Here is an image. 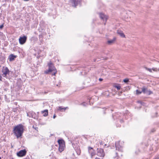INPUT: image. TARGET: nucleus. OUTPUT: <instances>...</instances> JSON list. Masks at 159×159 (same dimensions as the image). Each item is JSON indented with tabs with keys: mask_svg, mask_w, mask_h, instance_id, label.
<instances>
[{
	"mask_svg": "<svg viewBox=\"0 0 159 159\" xmlns=\"http://www.w3.org/2000/svg\"><path fill=\"white\" fill-rule=\"evenodd\" d=\"M24 130V126L20 124L13 127V132L17 139L21 138Z\"/></svg>",
	"mask_w": 159,
	"mask_h": 159,
	"instance_id": "nucleus-1",
	"label": "nucleus"
},
{
	"mask_svg": "<svg viewBox=\"0 0 159 159\" xmlns=\"http://www.w3.org/2000/svg\"><path fill=\"white\" fill-rule=\"evenodd\" d=\"M48 69L44 71V73L46 74H49L56 69L54 64L51 61L48 63Z\"/></svg>",
	"mask_w": 159,
	"mask_h": 159,
	"instance_id": "nucleus-2",
	"label": "nucleus"
},
{
	"mask_svg": "<svg viewBox=\"0 0 159 159\" xmlns=\"http://www.w3.org/2000/svg\"><path fill=\"white\" fill-rule=\"evenodd\" d=\"M121 114L120 112H116L114 114H112L108 117L109 120L114 121L116 119H117L120 116Z\"/></svg>",
	"mask_w": 159,
	"mask_h": 159,
	"instance_id": "nucleus-3",
	"label": "nucleus"
},
{
	"mask_svg": "<svg viewBox=\"0 0 159 159\" xmlns=\"http://www.w3.org/2000/svg\"><path fill=\"white\" fill-rule=\"evenodd\" d=\"M27 39V36L25 35L20 36L18 40L19 43L20 45L24 44L26 42Z\"/></svg>",
	"mask_w": 159,
	"mask_h": 159,
	"instance_id": "nucleus-4",
	"label": "nucleus"
},
{
	"mask_svg": "<svg viewBox=\"0 0 159 159\" xmlns=\"http://www.w3.org/2000/svg\"><path fill=\"white\" fill-rule=\"evenodd\" d=\"M141 89L142 90V93L147 95H149L153 94L152 92L150 90H148V89L145 86H143L141 88Z\"/></svg>",
	"mask_w": 159,
	"mask_h": 159,
	"instance_id": "nucleus-5",
	"label": "nucleus"
},
{
	"mask_svg": "<svg viewBox=\"0 0 159 159\" xmlns=\"http://www.w3.org/2000/svg\"><path fill=\"white\" fill-rule=\"evenodd\" d=\"M141 89L142 90V93L147 95H149L153 94L152 92L150 90H148V89L145 86H143L141 88Z\"/></svg>",
	"mask_w": 159,
	"mask_h": 159,
	"instance_id": "nucleus-6",
	"label": "nucleus"
},
{
	"mask_svg": "<svg viewBox=\"0 0 159 159\" xmlns=\"http://www.w3.org/2000/svg\"><path fill=\"white\" fill-rule=\"evenodd\" d=\"M98 14L100 19L103 21L105 22L104 24V25H105L107 20L108 19L107 16L102 12H100Z\"/></svg>",
	"mask_w": 159,
	"mask_h": 159,
	"instance_id": "nucleus-7",
	"label": "nucleus"
},
{
	"mask_svg": "<svg viewBox=\"0 0 159 159\" xmlns=\"http://www.w3.org/2000/svg\"><path fill=\"white\" fill-rule=\"evenodd\" d=\"M97 155L100 157H104L105 156V153L103 149L102 148H97Z\"/></svg>",
	"mask_w": 159,
	"mask_h": 159,
	"instance_id": "nucleus-8",
	"label": "nucleus"
},
{
	"mask_svg": "<svg viewBox=\"0 0 159 159\" xmlns=\"http://www.w3.org/2000/svg\"><path fill=\"white\" fill-rule=\"evenodd\" d=\"M27 153V151L25 149L21 150L17 152L16 153V155L19 157H23L25 156Z\"/></svg>",
	"mask_w": 159,
	"mask_h": 159,
	"instance_id": "nucleus-9",
	"label": "nucleus"
},
{
	"mask_svg": "<svg viewBox=\"0 0 159 159\" xmlns=\"http://www.w3.org/2000/svg\"><path fill=\"white\" fill-rule=\"evenodd\" d=\"M72 145L75 151L77 154L78 155H80L81 153V150L80 147L78 146L77 143H72Z\"/></svg>",
	"mask_w": 159,
	"mask_h": 159,
	"instance_id": "nucleus-10",
	"label": "nucleus"
},
{
	"mask_svg": "<svg viewBox=\"0 0 159 159\" xmlns=\"http://www.w3.org/2000/svg\"><path fill=\"white\" fill-rule=\"evenodd\" d=\"M10 70L8 67H6L4 70H2V72L3 73L2 75L4 77H6L7 74H9Z\"/></svg>",
	"mask_w": 159,
	"mask_h": 159,
	"instance_id": "nucleus-11",
	"label": "nucleus"
},
{
	"mask_svg": "<svg viewBox=\"0 0 159 159\" xmlns=\"http://www.w3.org/2000/svg\"><path fill=\"white\" fill-rule=\"evenodd\" d=\"M17 56L13 54H11L8 57V59L10 61H12L14 60Z\"/></svg>",
	"mask_w": 159,
	"mask_h": 159,
	"instance_id": "nucleus-12",
	"label": "nucleus"
},
{
	"mask_svg": "<svg viewBox=\"0 0 159 159\" xmlns=\"http://www.w3.org/2000/svg\"><path fill=\"white\" fill-rule=\"evenodd\" d=\"M116 40V38L114 37L112 39L108 40L107 41V44L110 45L114 43Z\"/></svg>",
	"mask_w": 159,
	"mask_h": 159,
	"instance_id": "nucleus-13",
	"label": "nucleus"
},
{
	"mask_svg": "<svg viewBox=\"0 0 159 159\" xmlns=\"http://www.w3.org/2000/svg\"><path fill=\"white\" fill-rule=\"evenodd\" d=\"M88 151L89 152H91V154L92 156H94L95 155L96 153L95 150L93 149V148L89 146L88 148Z\"/></svg>",
	"mask_w": 159,
	"mask_h": 159,
	"instance_id": "nucleus-14",
	"label": "nucleus"
},
{
	"mask_svg": "<svg viewBox=\"0 0 159 159\" xmlns=\"http://www.w3.org/2000/svg\"><path fill=\"white\" fill-rule=\"evenodd\" d=\"M81 0H72V3L73 4V6L76 7L80 2Z\"/></svg>",
	"mask_w": 159,
	"mask_h": 159,
	"instance_id": "nucleus-15",
	"label": "nucleus"
},
{
	"mask_svg": "<svg viewBox=\"0 0 159 159\" xmlns=\"http://www.w3.org/2000/svg\"><path fill=\"white\" fill-rule=\"evenodd\" d=\"M59 145H65V142L64 140L62 139H59L57 140Z\"/></svg>",
	"mask_w": 159,
	"mask_h": 159,
	"instance_id": "nucleus-16",
	"label": "nucleus"
},
{
	"mask_svg": "<svg viewBox=\"0 0 159 159\" xmlns=\"http://www.w3.org/2000/svg\"><path fill=\"white\" fill-rule=\"evenodd\" d=\"M115 146L116 150L120 151H121L122 148L121 146L119 145L118 143L116 142L115 143Z\"/></svg>",
	"mask_w": 159,
	"mask_h": 159,
	"instance_id": "nucleus-17",
	"label": "nucleus"
},
{
	"mask_svg": "<svg viewBox=\"0 0 159 159\" xmlns=\"http://www.w3.org/2000/svg\"><path fill=\"white\" fill-rule=\"evenodd\" d=\"M117 34L120 35V36H121L122 38H125V35L123 33V32L121 31V30H118L117 31Z\"/></svg>",
	"mask_w": 159,
	"mask_h": 159,
	"instance_id": "nucleus-18",
	"label": "nucleus"
},
{
	"mask_svg": "<svg viewBox=\"0 0 159 159\" xmlns=\"http://www.w3.org/2000/svg\"><path fill=\"white\" fill-rule=\"evenodd\" d=\"M42 114H43V116L45 117L47 116L48 115V110L45 109L41 111Z\"/></svg>",
	"mask_w": 159,
	"mask_h": 159,
	"instance_id": "nucleus-19",
	"label": "nucleus"
},
{
	"mask_svg": "<svg viewBox=\"0 0 159 159\" xmlns=\"http://www.w3.org/2000/svg\"><path fill=\"white\" fill-rule=\"evenodd\" d=\"M113 86L118 90H120L121 88L120 85L119 84L115 83L114 84Z\"/></svg>",
	"mask_w": 159,
	"mask_h": 159,
	"instance_id": "nucleus-20",
	"label": "nucleus"
},
{
	"mask_svg": "<svg viewBox=\"0 0 159 159\" xmlns=\"http://www.w3.org/2000/svg\"><path fill=\"white\" fill-rule=\"evenodd\" d=\"M29 114L30 117H32L34 118H35L36 114L35 112L33 111H30L29 112Z\"/></svg>",
	"mask_w": 159,
	"mask_h": 159,
	"instance_id": "nucleus-21",
	"label": "nucleus"
},
{
	"mask_svg": "<svg viewBox=\"0 0 159 159\" xmlns=\"http://www.w3.org/2000/svg\"><path fill=\"white\" fill-rule=\"evenodd\" d=\"M65 145H59L58 151L60 152H62L64 150Z\"/></svg>",
	"mask_w": 159,
	"mask_h": 159,
	"instance_id": "nucleus-22",
	"label": "nucleus"
},
{
	"mask_svg": "<svg viewBox=\"0 0 159 159\" xmlns=\"http://www.w3.org/2000/svg\"><path fill=\"white\" fill-rule=\"evenodd\" d=\"M67 108V107H63L62 106H59L58 107V110L60 111H65L66 110V109Z\"/></svg>",
	"mask_w": 159,
	"mask_h": 159,
	"instance_id": "nucleus-23",
	"label": "nucleus"
},
{
	"mask_svg": "<svg viewBox=\"0 0 159 159\" xmlns=\"http://www.w3.org/2000/svg\"><path fill=\"white\" fill-rule=\"evenodd\" d=\"M37 40V38L34 36L31 37L30 39V40L31 42H33L36 41Z\"/></svg>",
	"mask_w": 159,
	"mask_h": 159,
	"instance_id": "nucleus-24",
	"label": "nucleus"
},
{
	"mask_svg": "<svg viewBox=\"0 0 159 159\" xmlns=\"http://www.w3.org/2000/svg\"><path fill=\"white\" fill-rule=\"evenodd\" d=\"M44 34H46V33H45V34H41L39 35V40L40 41L41 43H42V41L43 40L42 39L43 38V35H44Z\"/></svg>",
	"mask_w": 159,
	"mask_h": 159,
	"instance_id": "nucleus-25",
	"label": "nucleus"
},
{
	"mask_svg": "<svg viewBox=\"0 0 159 159\" xmlns=\"http://www.w3.org/2000/svg\"><path fill=\"white\" fill-rule=\"evenodd\" d=\"M137 102L138 103L140 104L141 105L143 106H145L146 104V103L145 102H143L141 100L138 101Z\"/></svg>",
	"mask_w": 159,
	"mask_h": 159,
	"instance_id": "nucleus-26",
	"label": "nucleus"
},
{
	"mask_svg": "<svg viewBox=\"0 0 159 159\" xmlns=\"http://www.w3.org/2000/svg\"><path fill=\"white\" fill-rule=\"evenodd\" d=\"M142 93V90L141 91H140L138 89H137L136 90V95H137L140 94Z\"/></svg>",
	"mask_w": 159,
	"mask_h": 159,
	"instance_id": "nucleus-27",
	"label": "nucleus"
},
{
	"mask_svg": "<svg viewBox=\"0 0 159 159\" xmlns=\"http://www.w3.org/2000/svg\"><path fill=\"white\" fill-rule=\"evenodd\" d=\"M123 82L126 84H127L129 82V79L128 78H126L123 80Z\"/></svg>",
	"mask_w": 159,
	"mask_h": 159,
	"instance_id": "nucleus-28",
	"label": "nucleus"
},
{
	"mask_svg": "<svg viewBox=\"0 0 159 159\" xmlns=\"http://www.w3.org/2000/svg\"><path fill=\"white\" fill-rule=\"evenodd\" d=\"M53 72H52V76H55L56 74L57 73V69H56V70H53Z\"/></svg>",
	"mask_w": 159,
	"mask_h": 159,
	"instance_id": "nucleus-29",
	"label": "nucleus"
},
{
	"mask_svg": "<svg viewBox=\"0 0 159 159\" xmlns=\"http://www.w3.org/2000/svg\"><path fill=\"white\" fill-rule=\"evenodd\" d=\"M4 85L5 87H7L9 86V83L7 81H5L4 82Z\"/></svg>",
	"mask_w": 159,
	"mask_h": 159,
	"instance_id": "nucleus-30",
	"label": "nucleus"
},
{
	"mask_svg": "<svg viewBox=\"0 0 159 159\" xmlns=\"http://www.w3.org/2000/svg\"><path fill=\"white\" fill-rule=\"evenodd\" d=\"M4 23H3L1 25H0V30H2L4 27Z\"/></svg>",
	"mask_w": 159,
	"mask_h": 159,
	"instance_id": "nucleus-31",
	"label": "nucleus"
},
{
	"mask_svg": "<svg viewBox=\"0 0 159 159\" xmlns=\"http://www.w3.org/2000/svg\"><path fill=\"white\" fill-rule=\"evenodd\" d=\"M158 113L157 112H156L155 113V114L153 116H152V117H153V118H154V117H158Z\"/></svg>",
	"mask_w": 159,
	"mask_h": 159,
	"instance_id": "nucleus-32",
	"label": "nucleus"
},
{
	"mask_svg": "<svg viewBox=\"0 0 159 159\" xmlns=\"http://www.w3.org/2000/svg\"><path fill=\"white\" fill-rule=\"evenodd\" d=\"M32 128L36 130L37 132L38 131V128L36 126L33 125Z\"/></svg>",
	"mask_w": 159,
	"mask_h": 159,
	"instance_id": "nucleus-33",
	"label": "nucleus"
},
{
	"mask_svg": "<svg viewBox=\"0 0 159 159\" xmlns=\"http://www.w3.org/2000/svg\"><path fill=\"white\" fill-rule=\"evenodd\" d=\"M145 69L148 70V71H149L150 72H152V69H151L150 68H148V67H145Z\"/></svg>",
	"mask_w": 159,
	"mask_h": 159,
	"instance_id": "nucleus-34",
	"label": "nucleus"
},
{
	"mask_svg": "<svg viewBox=\"0 0 159 159\" xmlns=\"http://www.w3.org/2000/svg\"><path fill=\"white\" fill-rule=\"evenodd\" d=\"M80 105H82L84 106H86V103L85 102H83L80 104Z\"/></svg>",
	"mask_w": 159,
	"mask_h": 159,
	"instance_id": "nucleus-35",
	"label": "nucleus"
},
{
	"mask_svg": "<svg viewBox=\"0 0 159 159\" xmlns=\"http://www.w3.org/2000/svg\"><path fill=\"white\" fill-rule=\"evenodd\" d=\"M152 70L154 71H157V69L156 68H152Z\"/></svg>",
	"mask_w": 159,
	"mask_h": 159,
	"instance_id": "nucleus-36",
	"label": "nucleus"
},
{
	"mask_svg": "<svg viewBox=\"0 0 159 159\" xmlns=\"http://www.w3.org/2000/svg\"><path fill=\"white\" fill-rule=\"evenodd\" d=\"M101 146L103 145V143L102 141H101L99 142Z\"/></svg>",
	"mask_w": 159,
	"mask_h": 159,
	"instance_id": "nucleus-37",
	"label": "nucleus"
},
{
	"mask_svg": "<svg viewBox=\"0 0 159 159\" xmlns=\"http://www.w3.org/2000/svg\"><path fill=\"white\" fill-rule=\"evenodd\" d=\"M41 52V50H39L38 51V55H39V54H40V53Z\"/></svg>",
	"mask_w": 159,
	"mask_h": 159,
	"instance_id": "nucleus-38",
	"label": "nucleus"
},
{
	"mask_svg": "<svg viewBox=\"0 0 159 159\" xmlns=\"http://www.w3.org/2000/svg\"><path fill=\"white\" fill-rule=\"evenodd\" d=\"M107 109H106L105 110H103V114H105L106 113V111L107 110Z\"/></svg>",
	"mask_w": 159,
	"mask_h": 159,
	"instance_id": "nucleus-39",
	"label": "nucleus"
},
{
	"mask_svg": "<svg viewBox=\"0 0 159 159\" xmlns=\"http://www.w3.org/2000/svg\"><path fill=\"white\" fill-rule=\"evenodd\" d=\"M120 121L121 123H122L124 122V120L123 119H120Z\"/></svg>",
	"mask_w": 159,
	"mask_h": 159,
	"instance_id": "nucleus-40",
	"label": "nucleus"
},
{
	"mask_svg": "<svg viewBox=\"0 0 159 159\" xmlns=\"http://www.w3.org/2000/svg\"><path fill=\"white\" fill-rule=\"evenodd\" d=\"M155 131V129H152L151 130V132H154Z\"/></svg>",
	"mask_w": 159,
	"mask_h": 159,
	"instance_id": "nucleus-41",
	"label": "nucleus"
},
{
	"mask_svg": "<svg viewBox=\"0 0 159 159\" xmlns=\"http://www.w3.org/2000/svg\"><path fill=\"white\" fill-rule=\"evenodd\" d=\"M98 80L99 81L101 82L103 80V79L102 78H99Z\"/></svg>",
	"mask_w": 159,
	"mask_h": 159,
	"instance_id": "nucleus-42",
	"label": "nucleus"
},
{
	"mask_svg": "<svg viewBox=\"0 0 159 159\" xmlns=\"http://www.w3.org/2000/svg\"><path fill=\"white\" fill-rule=\"evenodd\" d=\"M107 93H108V91H106L105 92V94L106 95L108 96L109 95V94Z\"/></svg>",
	"mask_w": 159,
	"mask_h": 159,
	"instance_id": "nucleus-43",
	"label": "nucleus"
},
{
	"mask_svg": "<svg viewBox=\"0 0 159 159\" xmlns=\"http://www.w3.org/2000/svg\"><path fill=\"white\" fill-rule=\"evenodd\" d=\"M56 117V115L55 114H54V115L53 116V119H55Z\"/></svg>",
	"mask_w": 159,
	"mask_h": 159,
	"instance_id": "nucleus-44",
	"label": "nucleus"
},
{
	"mask_svg": "<svg viewBox=\"0 0 159 159\" xmlns=\"http://www.w3.org/2000/svg\"><path fill=\"white\" fill-rule=\"evenodd\" d=\"M41 57V55H38V56L37 57V58L38 59H39Z\"/></svg>",
	"mask_w": 159,
	"mask_h": 159,
	"instance_id": "nucleus-45",
	"label": "nucleus"
},
{
	"mask_svg": "<svg viewBox=\"0 0 159 159\" xmlns=\"http://www.w3.org/2000/svg\"><path fill=\"white\" fill-rule=\"evenodd\" d=\"M3 35V33L0 32V36H2Z\"/></svg>",
	"mask_w": 159,
	"mask_h": 159,
	"instance_id": "nucleus-46",
	"label": "nucleus"
},
{
	"mask_svg": "<svg viewBox=\"0 0 159 159\" xmlns=\"http://www.w3.org/2000/svg\"><path fill=\"white\" fill-rule=\"evenodd\" d=\"M29 112H28V113H27V116H29V117H30V115H29Z\"/></svg>",
	"mask_w": 159,
	"mask_h": 159,
	"instance_id": "nucleus-47",
	"label": "nucleus"
},
{
	"mask_svg": "<svg viewBox=\"0 0 159 159\" xmlns=\"http://www.w3.org/2000/svg\"><path fill=\"white\" fill-rule=\"evenodd\" d=\"M38 30H39V31L40 32H41H41H42V31H43V29H41V31L39 29H38Z\"/></svg>",
	"mask_w": 159,
	"mask_h": 159,
	"instance_id": "nucleus-48",
	"label": "nucleus"
},
{
	"mask_svg": "<svg viewBox=\"0 0 159 159\" xmlns=\"http://www.w3.org/2000/svg\"><path fill=\"white\" fill-rule=\"evenodd\" d=\"M159 158L158 157H155L154 159H159Z\"/></svg>",
	"mask_w": 159,
	"mask_h": 159,
	"instance_id": "nucleus-49",
	"label": "nucleus"
},
{
	"mask_svg": "<svg viewBox=\"0 0 159 159\" xmlns=\"http://www.w3.org/2000/svg\"><path fill=\"white\" fill-rule=\"evenodd\" d=\"M159 158L158 157H155L154 159H159Z\"/></svg>",
	"mask_w": 159,
	"mask_h": 159,
	"instance_id": "nucleus-50",
	"label": "nucleus"
},
{
	"mask_svg": "<svg viewBox=\"0 0 159 159\" xmlns=\"http://www.w3.org/2000/svg\"><path fill=\"white\" fill-rule=\"evenodd\" d=\"M23 0L24 1H25V2H27V1H30V0Z\"/></svg>",
	"mask_w": 159,
	"mask_h": 159,
	"instance_id": "nucleus-51",
	"label": "nucleus"
},
{
	"mask_svg": "<svg viewBox=\"0 0 159 159\" xmlns=\"http://www.w3.org/2000/svg\"><path fill=\"white\" fill-rule=\"evenodd\" d=\"M108 111H111V112H112L113 111V110L112 109H111L110 110H109L108 109Z\"/></svg>",
	"mask_w": 159,
	"mask_h": 159,
	"instance_id": "nucleus-52",
	"label": "nucleus"
},
{
	"mask_svg": "<svg viewBox=\"0 0 159 159\" xmlns=\"http://www.w3.org/2000/svg\"><path fill=\"white\" fill-rule=\"evenodd\" d=\"M95 159H100L99 158H98V157H96Z\"/></svg>",
	"mask_w": 159,
	"mask_h": 159,
	"instance_id": "nucleus-53",
	"label": "nucleus"
},
{
	"mask_svg": "<svg viewBox=\"0 0 159 159\" xmlns=\"http://www.w3.org/2000/svg\"><path fill=\"white\" fill-rule=\"evenodd\" d=\"M13 111H14V112H16V110L15 109H14V110H13Z\"/></svg>",
	"mask_w": 159,
	"mask_h": 159,
	"instance_id": "nucleus-54",
	"label": "nucleus"
},
{
	"mask_svg": "<svg viewBox=\"0 0 159 159\" xmlns=\"http://www.w3.org/2000/svg\"><path fill=\"white\" fill-rule=\"evenodd\" d=\"M82 72H81H81H80V75H82Z\"/></svg>",
	"mask_w": 159,
	"mask_h": 159,
	"instance_id": "nucleus-55",
	"label": "nucleus"
},
{
	"mask_svg": "<svg viewBox=\"0 0 159 159\" xmlns=\"http://www.w3.org/2000/svg\"><path fill=\"white\" fill-rule=\"evenodd\" d=\"M23 159H29V158H25Z\"/></svg>",
	"mask_w": 159,
	"mask_h": 159,
	"instance_id": "nucleus-56",
	"label": "nucleus"
},
{
	"mask_svg": "<svg viewBox=\"0 0 159 159\" xmlns=\"http://www.w3.org/2000/svg\"><path fill=\"white\" fill-rule=\"evenodd\" d=\"M129 87V90L130 88L129 87Z\"/></svg>",
	"mask_w": 159,
	"mask_h": 159,
	"instance_id": "nucleus-57",
	"label": "nucleus"
},
{
	"mask_svg": "<svg viewBox=\"0 0 159 159\" xmlns=\"http://www.w3.org/2000/svg\"><path fill=\"white\" fill-rule=\"evenodd\" d=\"M107 145V144H104V146H106Z\"/></svg>",
	"mask_w": 159,
	"mask_h": 159,
	"instance_id": "nucleus-58",
	"label": "nucleus"
},
{
	"mask_svg": "<svg viewBox=\"0 0 159 159\" xmlns=\"http://www.w3.org/2000/svg\"><path fill=\"white\" fill-rule=\"evenodd\" d=\"M94 61H96V60H95V59L94 60Z\"/></svg>",
	"mask_w": 159,
	"mask_h": 159,
	"instance_id": "nucleus-59",
	"label": "nucleus"
},
{
	"mask_svg": "<svg viewBox=\"0 0 159 159\" xmlns=\"http://www.w3.org/2000/svg\"><path fill=\"white\" fill-rule=\"evenodd\" d=\"M83 89V88H81L80 89V90L81 89Z\"/></svg>",
	"mask_w": 159,
	"mask_h": 159,
	"instance_id": "nucleus-60",
	"label": "nucleus"
},
{
	"mask_svg": "<svg viewBox=\"0 0 159 159\" xmlns=\"http://www.w3.org/2000/svg\"><path fill=\"white\" fill-rule=\"evenodd\" d=\"M0 159H1V157H0Z\"/></svg>",
	"mask_w": 159,
	"mask_h": 159,
	"instance_id": "nucleus-61",
	"label": "nucleus"
},
{
	"mask_svg": "<svg viewBox=\"0 0 159 159\" xmlns=\"http://www.w3.org/2000/svg\"><path fill=\"white\" fill-rule=\"evenodd\" d=\"M2 59H4V58L3 57H2Z\"/></svg>",
	"mask_w": 159,
	"mask_h": 159,
	"instance_id": "nucleus-62",
	"label": "nucleus"
},
{
	"mask_svg": "<svg viewBox=\"0 0 159 159\" xmlns=\"http://www.w3.org/2000/svg\"><path fill=\"white\" fill-rule=\"evenodd\" d=\"M158 70H159V68L158 69Z\"/></svg>",
	"mask_w": 159,
	"mask_h": 159,
	"instance_id": "nucleus-63",
	"label": "nucleus"
},
{
	"mask_svg": "<svg viewBox=\"0 0 159 159\" xmlns=\"http://www.w3.org/2000/svg\"><path fill=\"white\" fill-rule=\"evenodd\" d=\"M0 99H1V97H0Z\"/></svg>",
	"mask_w": 159,
	"mask_h": 159,
	"instance_id": "nucleus-64",
	"label": "nucleus"
}]
</instances>
